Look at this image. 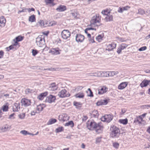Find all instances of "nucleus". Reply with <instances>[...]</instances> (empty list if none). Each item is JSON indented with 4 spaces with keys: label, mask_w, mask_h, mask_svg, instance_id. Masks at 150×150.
Segmentation results:
<instances>
[{
    "label": "nucleus",
    "mask_w": 150,
    "mask_h": 150,
    "mask_svg": "<svg viewBox=\"0 0 150 150\" xmlns=\"http://www.w3.org/2000/svg\"><path fill=\"white\" fill-rule=\"evenodd\" d=\"M86 126L89 130L95 129L98 134L101 133L103 128L100 123H97L93 121H88L86 123Z\"/></svg>",
    "instance_id": "f257e3e1"
},
{
    "label": "nucleus",
    "mask_w": 150,
    "mask_h": 150,
    "mask_svg": "<svg viewBox=\"0 0 150 150\" xmlns=\"http://www.w3.org/2000/svg\"><path fill=\"white\" fill-rule=\"evenodd\" d=\"M111 131L110 136L112 138L118 137L120 134V129L115 126H111L110 128Z\"/></svg>",
    "instance_id": "f03ea898"
},
{
    "label": "nucleus",
    "mask_w": 150,
    "mask_h": 150,
    "mask_svg": "<svg viewBox=\"0 0 150 150\" xmlns=\"http://www.w3.org/2000/svg\"><path fill=\"white\" fill-rule=\"evenodd\" d=\"M100 18L101 16H100L99 14H96L92 17L90 21L91 24L95 25L97 26L102 25L103 24L102 23H100L99 25L96 24L97 23H99L100 22Z\"/></svg>",
    "instance_id": "7ed1b4c3"
},
{
    "label": "nucleus",
    "mask_w": 150,
    "mask_h": 150,
    "mask_svg": "<svg viewBox=\"0 0 150 150\" xmlns=\"http://www.w3.org/2000/svg\"><path fill=\"white\" fill-rule=\"evenodd\" d=\"M23 38V37L20 36H18L15 38V39L13 40V41L14 42V43L13 45H11L9 47V50H11L12 49H15L16 50V48H14V46H17V48L19 46V44L18 42L22 41Z\"/></svg>",
    "instance_id": "20e7f679"
},
{
    "label": "nucleus",
    "mask_w": 150,
    "mask_h": 150,
    "mask_svg": "<svg viewBox=\"0 0 150 150\" xmlns=\"http://www.w3.org/2000/svg\"><path fill=\"white\" fill-rule=\"evenodd\" d=\"M36 42L37 45L40 47H43L45 44L44 39L40 36H39L36 38Z\"/></svg>",
    "instance_id": "39448f33"
},
{
    "label": "nucleus",
    "mask_w": 150,
    "mask_h": 150,
    "mask_svg": "<svg viewBox=\"0 0 150 150\" xmlns=\"http://www.w3.org/2000/svg\"><path fill=\"white\" fill-rule=\"evenodd\" d=\"M62 38L65 40L69 38L71 35L70 32L68 30H64L61 33Z\"/></svg>",
    "instance_id": "423d86ee"
},
{
    "label": "nucleus",
    "mask_w": 150,
    "mask_h": 150,
    "mask_svg": "<svg viewBox=\"0 0 150 150\" xmlns=\"http://www.w3.org/2000/svg\"><path fill=\"white\" fill-rule=\"evenodd\" d=\"M113 118V116L110 114L105 115L101 118V120L102 121L109 122L112 120Z\"/></svg>",
    "instance_id": "0eeeda50"
},
{
    "label": "nucleus",
    "mask_w": 150,
    "mask_h": 150,
    "mask_svg": "<svg viewBox=\"0 0 150 150\" xmlns=\"http://www.w3.org/2000/svg\"><path fill=\"white\" fill-rule=\"evenodd\" d=\"M31 100L26 98H22L21 100V103L22 106L27 107L30 105L31 103Z\"/></svg>",
    "instance_id": "6e6552de"
},
{
    "label": "nucleus",
    "mask_w": 150,
    "mask_h": 150,
    "mask_svg": "<svg viewBox=\"0 0 150 150\" xmlns=\"http://www.w3.org/2000/svg\"><path fill=\"white\" fill-rule=\"evenodd\" d=\"M67 91L65 89H63L61 91L59 92L58 95L59 97L63 98L66 97H68L70 94H67Z\"/></svg>",
    "instance_id": "1a4fd4ad"
},
{
    "label": "nucleus",
    "mask_w": 150,
    "mask_h": 150,
    "mask_svg": "<svg viewBox=\"0 0 150 150\" xmlns=\"http://www.w3.org/2000/svg\"><path fill=\"white\" fill-rule=\"evenodd\" d=\"M69 118V117L66 114H63L60 115L59 117V120L63 122L68 120Z\"/></svg>",
    "instance_id": "9d476101"
},
{
    "label": "nucleus",
    "mask_w": 150,
    "mask_h": 150,
    "mask_svg": "<svg viewBox=\"0 0 150 150\" xmlns=\"http://www.w3.org/2000/svg\"><path fill=\"white\" fill-rule=\"evenodd\" d=\"M56 100V98L55 96L52 95H50L47 97L45 100V102L50 103L54 102Z\"/></svg>",
    "instance_id": "9b49d317"
},
{
    "label": "nucleus",
    "mask_w": 150,
    "mask_h": 150,
    "mask_svg": "<svg viewBox=\"0 0 150 150\" xmlns=\"http://www.w3.org/2000/svg\"><path fill=\"white\" fill-rule=\"evenodd\" d=\"M84 39V36L81 34H77L76 36V40L77 42H82Z\"/></svg>",
    "instance_id": "f8f14e48"
},
{
    "label": "nucleus",
    "mask_w": 150,
    "mask_h": 150,
    "mask_svg": "<svg viewBox=\"0 0 150 150\" xmlns=\"http://www.w3.org/2000/svg\"><path fill=\"white\" fill-rule=\"evenodd\" d=\"M61 50L57 47L52 49L49 52L50 53H51L53 54L57 55L60 54V52Z\"/></svg>",
    "instance_id": "ddd939ff"
},
{
    "label": "nucleus",
    "mask_w": 150,
    "mask_h": 150,
    "mask_svg": "<svg viewBox=\"0 0 150 150\" xmlns=\"http://www.w3.org/2000/svg\"><path fill=\"white\" fill-rule=\"evenodd\" d=\"M116 46V44L114 42H112L111 44L108 45L106 50L109 51L112 50L113 49L115 48Z\"/></svg>",
    "instance_id": "4468645a"
},
{
    "label": "nucleus",
    "mask_w": 150,
    "mask_h": 150,
    "mask_svg": "<svg viewBox=\"0 0 150 150\" xmlns=\"http://www.w3.org/2000/svg\"><path fill=\"white\" fill-rule=\"evenodd\" d=\"M67 9L66 7L64 5H60L56 8V10L58 12H61L64 11Z\"/></svg>",
    "instance_id": "2eb2a0df"
},
{
    "label": "nucleus",
    "mask_w": 150,
    "mask_h": 150,
    "mask_svg": "<svg viewBox=\"0 0 150 150\" xmlns=\"http://www.w3.org/2000/svg\"><path fill=\"white\" fill-rule=\"evenodd\" d=\"M57 86L56 85L55 83H51L49 87V89L50 90L54 91L57 89L58 88Z\"/></svg>",
    "instance_id": "dca6fc26"
},
{
    "label": "nucleus",
    "mask_w": 150,
    "mask_h": 150,
    "mask_svg": "<svg viewBox=\"0 0 150 150\" xmlns=\"http://www.w3.org/2000/svg\"><path fill=\"white\" fill-rule=\"evenodd\" d=\"M127 84L128 83L127 82H122L119 85L118 88L120 90L123 89L127 86Z\"/></svg>",
    "instance_id": "f3484780"
},
{
    "label": "nucleus",
    "mask_w": 150,
    "mask_h": 150,
    "mask_svg": "<svg viewBox=\"0 0 150 150\" xmlns=\"http://www.w3.org/2000/svg\"><path fill=\"white\" fill-rule=\"evenodd\" d=\"M150 81L147 80H144L140 84V86L142 87L147 86L149 83Z\"/></svg>",
    "instance_id": "a211bd4d"
},
{
    "label": "nucleus",
    "mask_w": 150,
    "mask_h": 150,
    "mask_svg": "<svg viewBox=\"0 0 150 150\" xmlns=\"http://www.w3.org/2000/svg\"><path fill=\"white\" fill-rule=\"evenodd\" d=\"M108 103V100L107 99L101 100L98 101L97 103V105L98 106L102 105H106Z\"/></svg>",
    "instance_id": "6ab92c4d"
},
{
    "label": "nucleus",
    "mask_w": 150,
    "mask_h": 150,
    "mask_svg": "<svg viewBox=\"0 0 150 150\" xmlns=\"http://www.w3.org/2000/svg\"><path fill=\"white\" fill-rule=\"evenodd\" d=\"M45 107V106L44 104H40L37 106L36 110L38 111V112L39 113L40 111H42L43 110Z\"/></svg>",
    "instance_id": "aec40b11"
},
{
    "label": "nucleus",
    "mask_w": 150,
    "mask_h": 150,
    "mask_svg": "<svg viewBox=\"0 0 150 150\" xmlns=\"http://www.w3.org/2000/svg\"><path fill=\"white\" fill-rule=\"evenodd\" d=\"M48 93L47 92H45L44 93H42L40 94V95L38 96V98L40 100H42L47 95Z\"/></svg>",
    "instance_id": "412c9836"
},
{
    "label": "nucleus",
    "mask_w": 150,
    "mask_h": 150,
    "mask_svg": "<svg viewBox=\"0 0 150 150\" xmlns=\"http://www.w3.org/2000/svg\"><path fill=\"white\" fill-rule=\"evenodd\" d=\"M20 108V105L19 103H16L14 104V106L13 108V112H16L18 111V109Z\"/></svg>",
    "instance_id": "4be33fe9"
},
{
    "label": "nucleus",
    "mask_w": 150,
    "mask_h": 150,
    "mask_svg": "<svg viewBox=\"0 0 150 150\" xmlns=\"http://www.w3.org/2000/svg\"><path fill=\"white\" fill-rule=\"evenodd\" d=\"M98 94H102L106 92V88L105 87L101 88H99L98 90Z\"/></svg>",
    "instance_id": "5701e85b"
},
{
    "label": "nucleus",
    "mask_w": 150,
    "mask_h": 150,
    "mask_svg": "<svg viewBox=\"0 0 150 150\" xmlns=\"http://www.w3.org/2000/svg\"><path fill=\"white\" fill-rule=\"evenodd\" d=\"M37 25H39L42 28L46 27V24H45L44 21L42 20H40L37 23Z\"/></svg>",
    "instance_id": "b1692460"
},
{
    "label": "nucleus",
    "mask_w": 150,
    "mask_h": 150,
    "mask_svg": "<svg viewBox=\"0 0 150 150\" xmlns=\"http://www.w3.org/2000/svg\"><path fill=\"white\" fill-rule=\"evenodd\" d=\"M98 115L99 114L98 113L97 111L95 110L93 111L91 115V116L92 117H94L96 118H98Z\"/></svg>",
    "instance_id": "393cba45"
},
{
    "label": "nucleus",
    "mask_w": 150,
    "mask_h": 150,
    "mask_svg": "<svg viewBox=\"0 0 150 150\" xmlns=\"http://www.w3.org/2000/svg\"><path fill=\"white\" fill-rule=\"evenodd\" d=\"M6 22V19L3 16L0 17V23L4 26Z\"/></svg>",
    "instance_id": "a878e982"
},
{
    "label": "nucleus",
    "mask_w": 150,
    "mask_h": 150,
    "mask_svg": "<svg viewBox=\"0 0 150 150\" xmlns=\"http://www.w3.org/2000/svg\"><path fill=\"white\" fill-rule=\"evenodd\" d=\"M74 105L76 106V108H79L82 106V104L80 102H78L76 101H74L73 103Z\"/></svg>",
    "instance_id": "bb28decb"
},
{
    "label": "nucleus",
    "mask_w": 150,
    "mask_h": 150,
    "mask_svg": "<svg viewBox=\"0 0 150 150\" xmlns=\"http://www.w3.org/2000/svg\"><path fill=\"white\" fill-rule=\"evenodd\" d=\"M105 19L107 22L113 20V17L112 15H108L105 17Z\"/></svg>",
    "instance_id": "cd10ccee"
},
{
    "label": "nucleus",
    "mask_w": 150,
    "mask_h": 150,
    "mask_svg": "<svg viewBox=\"0 0 150 150\" xmlns=\"http://www.w3.org/2000/svg\"><path fill=\"white\" fill-rule=\"evenodd\" d=\"M65 126H70L71 127H73L74 126V123L72 121H70L66 123L64 125Z\"/></svg>",
    "instance_id": "c85d7f7f"
},
{
    "label": "nucleus",
    "mask_w": 150,
    "mask_h": 150,
    "mask_svg": "<svg viewBox=\"0 0 150 150\" xmlns=\"http://www.w3.org/2000/svg\"><path fill=\"white\" fill-rule=\"evenodd\" d=\"M28 20L31 22H35L36 21L35 16L34 15H33L30 16Z\"/></svg>",
    "instance_id": "c756f323"
},
{
    "label": "nucleus",
    "mask_w": 150,
    "mask_h": 150,
    "mask_svg": "<svg viewBox=\"0 0 150 150\" xmlns=\"http://www.w3.org/2000/svg\"><path fill=\"white\" fill-rule=\"evenodd\" d=\"M86 93H87V95L88 96L93 97V92L90 88L88 89V90L86 91Z\"/></svg>",
    "instance_id": "7c9ffc66"
},
{
    "label": "nucleus",
    "mask_w": 150,
    "mask_h": 150,
    "mask_svg": "<svg viewBox=\"0 0 150 150\" xmlns=\"http://www.w3.org/2000/svg\"><path fill=\"white\" fill-rule=\"evenodd\" d=\"M119 122L123 125H126L127 123L128 120L127 118L124 119H120L119 120Z\"/></svg>",
    "instance_id": "2f4dec72"
},
{
    "label": "nucleus",
    "mask_w": 150,
    "mask_h": 150,
    "mask_svg": "<svg viewBox=\"0 0 150 150\" xmlns=\"http://www.w3.org/2000/svg\"><path fill=\"white\" fill-rule=\"evenodd\" d=\"M118 74V71H108V74L109 76H113L115 75H116Z\"/></svg>",
    "instance_id": "473e14b6"
},
{
    "label": "nucleus",
    "mask_w": 150,
    "mask_h": 150,
    "mask_svg": "<svg viewBox=\"0 0 150 150\" xmlns=\"http://www.w3.org/2000/svg\"><path fill=\"white\" fill-rule=\"evenodd\" d=\"M101 77H106L109 76L108 71H101Z\"/></svg>",
    "instance_id": "72a5a7b5"
},
{
    "label": "nucleus",
    "mask_w": 150,
    "mask_h": 150,
    "mask_svg": "<svg viewBox=\"0 0 150 150\" xmlns=\"http://www.w3.org/2000/svg\"><path fill=\"white\" fill-rule=\"evenodd\" d=\"M57 121L56 119L54 118H52L50 119L47 122V124L48 125H51L56 122Z\"/></svg>",
    "instance_id": "f704fd0d"
},
{
    "label": "nucleus",
    "mask_w": 150,
    "mask_h": 150,
    "mask_svg": "<svg viewBox=\"0 0 150 150\" xmlns=\"http://www.w3.org/2000/svg\"><path fill=\"white\" fill-rule=\"evenodd\" d=\"M75 96L76 98H83L84 97V95L83 93H79L76 94Z\"/></svg>",
    "instance_id": "c9c22d12"
},
{
    "label": "nucleus",
    "mask_w": 150,
    "mask_h": 150,
    "mask_svg": "<svg viewBox=\"0 0 150 150\" xmlns=\"http://www.w3.org/2000/svg\"><path fill=\"white\" fill-rule=\"evenodd\" d=\"M20 133L24 135H26L28 134H31L34 135V134H32L31 133H28L27 131L25 130H23L21 131Z\"/></svg>",
    "instance_id": "e433bc0d"
},
{
    "label": "nucleus",
    "mask_w": 150,
    "mask_h": 150,
    "mask_svg": "<svg viewBox=\"0 0 150 150\" xmlns=\"http://www.w3.org/2000/svg\"><path fill=\"white\" fill-rule=\"evenodd\" d=\"M138 14H140L141 15H143L145 14V11L144 10L140 8L138 10Z\"/></svg>",
    "instance_id": "4c0bfd02"
},
{
    "label": "nucleus",
    "mask_w": 150,
    "mask_h": 150,
    "mask_svg": "<svg viewBox=\"0 0 150 150\" xmlns=\"http://www.w3.org/2000/svg\"><path fill=\"white\" fill-rule=\"evenodd\" d=\"M128 45L126 44L123 43L120 45V47L121 48V50H123L126 48L128 46Z\"/></svg>",
    "instance_id": "58836bf2"
},
{
    "label": "nucleus",
    "mask_w": 150,
    "mask_h": 150,
    "mask_svg": "<svg viewBox=\"0 0 150 150\" xmlns=\"http://www.w3.org/2000/svg\"><path fill=\"white\" fill-rule=\"evenodd\" d=\"M101 13L102 14L105 15H108L110 13V12L108 11V9H106L103 10L102 11Z\"/></svg>",
    "instance_id": "ea45409f"
},
{
    "label": "nucleus",
    "mask_w": 150,
    "mask_h": 150,
    "mask_svg": "<svg viewBox=\"0 0 150 150\" xmlns=\"http://www.w3.org/2000/svg\"><path fill=\"white\" fill-rule=\"evenodd\" d=\"M64 129L63 127H59L56 129V132L57 133L59 132L63 131Z\"/></svg>",
    "instance_id": "a19ab883"
},
{
    "label": "nucleus",
    "mask_w": 150,
    "mask_h": 150,
    "mask_svg": "<svg viewBox=\"0 0 150 150\" xmlns=\"http://www.w3.org/2000/svg\"><path fill=\"white\" fill-rule=\"evenodd\" d=\"M101 71L94 72L95 76L101 77Z\"/></svg>",
    "instance_id": "79ce46f5"
},
{
    "label": "nucleus",
    "mask_w": 150,
    "mask_h": 150,
    "mask_svg": "<svg viewBox=\"0 0 150 150\" xmlns=\"http://www.w3.org/2000/svg\"><path fill=\"white\" fill-rule=\"evenodd\" d=\"M113 147L117 149L118 148L119 144L117 142H114L113 143Z\"/></svg>",
    "instance_id": "37998d69"
},
{
    "label": "nucleus",
    "mask_w": 150,
    "mask_h": 150,
    "mask_svg": "<svg viewBox=\"0 0 150 150\" xmlns=\"http://www.w3.org/2000/svg\"><path fill=\"white\" fill-rule=\"evenodd\" d=\"M8 107L6 105H4L3 107L2 110L3 111L6 112L8 111Z\"/></svg>",
    "instance_id": "c03bdc74"
},
{
    "label": "nucleus",
    "mask_w": 150,
    "mask_h": 150,
    "mask_svg": "<svg viewBox=\"0 0 150 150\" xmlns=\"http://www.w3.org/2000/svg\"><path fill=\"white\" fill-rule=\"evenodd\" d=\"M25 116V114L24 113H22L18 115V116L19 118L23 119L24 118Z\"/></svg>",
    "instance_id": "a18cd8bd"
},
{
    "label": "nucleus",
    "mask_w": 150,
    "mask_h": 150,
    "mask_svg": "<svg viewBox=\"0 0 150 150\" xmlns=\"http://www.w3.org/2000/svg\"><path fill=\"white\" fill-rule=\"evenodd\" d=\"M32 54L33 56H35L38 53V51L36 50L33 49L32 51Z\"/></svg>",
    "instance_id": "49530a36"
},
{
    "label": "nucleus",
    "mask_w": 150,
    "mask_h": 150,
    "mask_svg": "<svg viewBox=\"0 0 150 150\" xmlns=\"http://www.w3.org/2000/svg\"><path fill=\"white\" fill-rule=\"evenodd\" d=\"M54 0H45V1L47 4L53 3Z\"/></svg>",
    "instance_id": "de8ad7c7"
},
{
    "label": "nucleus",
    "mask_w": 150,
    "mask_h": 150,
    "mask_svg": "<svg viewBox=\"0 0 150 150\" xmlns=\"http://www.w3.org/2000/svg\"><path fill=\"white\" fill-rule=\"evenodd\" d=\"M147 48L146 46H143L142 47L139 49V51H143L145 50Z\"/></svg>",
    "instance_id": "09e8293b"
},
{
    "label": "nucleus",
    "mask_w": 150,
    "mask_h": 150,
    "mask_svg": "<svg viewBox=\"0 0 150 150\" xmlns=\"http://www.w3.org/2000/svg\"><path fill=\"white\" fill-rule=\"evenodd\" d=\"M32 90L29 88L27 89L25 91V92L26 94H28L32 92Z\"/></svg>",
    "instance_id": "8fccbe9b"
},
{
    "label": "nucleus",
    "mask_w": 150,
    "mask_h": 150,
    "mask_svg": "<svg viewBox=\"0 0 150 150\" xmlns=\"http://www.w3.org/2000/svg\"><path fill=\"white\" fill-rule=\"evenodd\" d=\"M101 137H97L96 139V143H99L101 141Z\"/></svg>",
    "instance_id": "3c124183"
},
{
    "label": "nucleus",
    "mask_w": 150,
    "mask_h": 150,
    "mask_svg": "<svg viewBox=\"0 0 150 150\" xmlns=\"http://www.w3.org/2000/svg\"><path fill=\"white\" fill-rule=\"evenodd\" d=\"M102 38V36L100 35H98L97 37H96V40L99 42H100V41Z\"/></svg>",
    "instance_id": "603ef678"
},
{
    "label": "nucleus",
    "mask_w": 150,
    "mask_h": 150,
    "mask_svg": "<svg viewBox=\"0 0 150 150\" xmlns=\"http://www.w3.org/2000/svg\"><path fill=\"white\" fill-rule=\"evenodd\" d=\"M122 50H121V48L120 47V46H119L118 48L117 49V52L118 54H120L121 53Z\"/></svg>",
    "instance_id": "864d4df0"
},
{
    "label": "nucleus",
    "mask_w": 150,
    "mask_h": 150,
    "mask_svg": "<svg viewBox=\"0 0 150 150\" xmlns=\"http://www.w3.org/2000/svg\"><path fill=\"white\" fill-rule=\"evenodd\" d=\"M35 10V9L33 8H26V11H28L29 12H30L31 11H34Z\"/></svg>",
    "instance_id": "5fc2aeb1"
},
{
    "label": "nucleus",
    "mask_w": 150,
    "mask_h": 150,
    "mask_svg": "<svg viewBox=\"0 0 150 150\" xmlns=\"http://www.w3.org/2000/svg\"><path fill=\"white\" fill-rule=\"evenodd\" d=\"M122 8L123 10L124 11H125V10H127L128 9H129L130 8V7L129 6H126L123 7Z\"/></svg>",
    "instance_id": "6e6d98bb"
},
{
    "label": "nucleus",
    "mask_w": 150,
    "mask_h": 150,
    "mask_svg": "<svg viewBox=\"0 0 150 150\" xmlns=\"http://www.w3.org/2000/svg\"><path fill=\"white\" fill-rule=\"evenodd\" d=\"M26 11H26V8H25V9H22L21 11H19L18 12V13H20L21 12H26Z\"/></svg>",
    "instance_id": "4d7b16f0"
},
{
    "label": "nucleus",
    "mask_w": 150,
    "mask_h": 150,
    "mask_svg": "<svg viewBox=\"0 0 150 150\" xmlns=\"http://www.w3.org/2000/svg\"><path fill=\"white\" fill-rule=\"evenodd\" d=\"M4 52L3 51H0V58H2L4 55Z\"/></svg>",
    "instance_id": "13d9d810"
},
{
    "label": "nucleus",
    "mask_w": 150,
    "mask_h": 150,
    "mask_svg": "<svg viewBox=\"0 0 150 150\" xmlns=\"http://www.w3.org/2000/svg\"><path fill=\"white\" fill-rule=\"evenodd\" d=\"M36 113H38V112L34 110L32 111L31 113V114L32 115H34Z\"/></svg>",
    "instance_id": "bf43d9fd"
},
{
    "label": "nucleus",
    "mask_w": 150,
    "mask_h": 150,
    "mask_svg": "<svg viewBox=\"0 0 150 150\" xmlns=\"http://www.w3.org/2000/svg\"><path fill=\"white\" fill-rule=\"evenodd\" d=\"M123 10L122 8H120L118 10V11L119 13H122L123 12Z\"/></svg>",
    "instance_id": "052dcab7"
},
{
    "label": "nucleus",
    "mask_w": 150,
    "mask_h": 150,
    "mask_svg": "<svg viewBox=\"0 0 150 150\" xmlns=\"http://www.w3.org/2000/svg\"><path fill=\"white\" fill-rule=\"evenodd\" d=\"M71 14L74 18H75L77 16L76 13H72Z\"/></svg>",
    "instance_id": "680f3d73"
},
{
    "label": "nucleus",
    "mask_w": 150,
    "mask_h": 150,
    "mask_svg": "<svg viewBox=\"0 0 150 150\" xmlns=\"http://www.w3.org/2000/svg\"><path fill=\"white\" fill-rule=\"evenodd\" d=\"M88 118L86 116H84L82 120L83 121H86Z\"/></svg>",
    "instance_id": "e2e57ef3"
},
{
    "label": "nucleus",
    "mask_w": 150,
    "mask_h": 150,
    "mask_svg": "<svg viewBox=\"0 0 150 150\" xmlns=\"http://www.w3.org/2000/svg\"><path fill=\"white\" fill-rule=\"evenodd\" d=\"M88 76H95V74L94 73H92L89 74H87Z\"/></svg>",
    "instance_id": "0e129e2a"
},
{
    "label": "nucleus",
    "mask_w": 150,
    "mask_h": 150,
    "mask_svg": "<svg viewBox=\"0 0 150 150\" xmlns=\"http://www.w3.org/2000/svg\"><path fill=\"white\" fill-rule=\"evenodd\" d=\"M134 123H137V122H138L139 124L141 123V122L139 121L137 118H136L135 119L134 121Z\"/></svg>",
    "instance_id": "69168bd1"
},
{
    "label": "nucleus",
    "mask_w": 150,
    "mask_h": 150,
    "mask_svg": "<svg viewBox=\"0 0 150 150\" xmlns=\"http://www.w3.org/2000/svg\"><path fill=\"white\" fill-rule=\"evenodd\" d=\"M87 34V36L88 38V40H91V34L88 33Z\"/></svg>",
    "instance_id": "338daca9"
},
{
    "label": "nucleus",
    "mask_w": 150,
    "mask_h": 150,
    "mask_svg": "<svg viewBox=\"0 0 150 150\" xmlns=\"http://www.w3.org/2000/svg\"><path fill=\"white\" fill-rule=\"evenodd\" d=\"M83 87L82 86H79L76 88V90L78 91V90H81L82 89Z\"/></svg>",
    "instance_id": "774afa93"
}]
</instances>
